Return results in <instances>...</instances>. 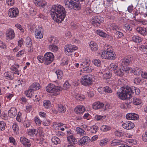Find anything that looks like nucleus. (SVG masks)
Returning <instances> with one entry per match:
<instances>
[{
	"label": "nucleus",
	"instance_id": "f257e3e1",
	"mask_svg": "<svg viewBox=\"0 0 147 147\" xmlns=\"http://www.w3.org/2000/svg\"><path fill=\"white\" fill-rule=\"evenodd\" d=\"M66 13L65 8L60 5H53L50 10V14L52 19L58 22H61L63 21Z\"/></svg>",
	"mask_w": 147,
	"mask_h": 147
},
{
	"label": "nucleus",
	"instance_id": "f03ea898",
	"mask_svg": "<svg viewBox=\"0 0 147 147\" xmlns=\"http://www.w3.org/2000/svg\"><path fill=\"white\" fill-rule=\"evenodd\" d=\"M140 92V90L138 88H136L134 86L131 88L126 86L123 88L121 92H117V94L120 99L125 100L130 98L131 93L138 95Z\"/></svg>",
	"mask_w": 147,
	"mask_h": 147
},
{
	"label": "nucleus",
	"instance_id": "7ed1b4c3",
	"mask_svg": "<svg viewBox=\"0 0 147 147\" xmlns=\"http://www.w3.org/2000/svg\"><path fill=\"white\" fill-rule=\"evenodd\" d=\"M100 54L103 59H114L116 57L112 47L109 45L105 46L104 50L101 52Z\"/></svg>",
	"mask_w": 147,
	"mask_h": 147
},
{
	"label": "nucleus",
	"instance_id": "20e7f679",
	"mask_svg": "<svg viewBox=\"0 0 147 147\" xmlns=\"http://www.w3.org/2000/svg\"><path fill=\"white\" fill-rule=\"evenodd\" d=\"M84 0H65L64 4L66 8L71 9L74 8L75 10L79 9L81 5L78 1H82Z\"/></svg>",
	"mask_w": 147,
	"mask_h": 147
},
{
	"label": "nucleus",
	"instance_id": "39448f33",
	"mask_svg": "<svg viewBox=\"0 0 147 147\" xmlns=\"http://www.w3.org/2000/svg\"><path fill=\"white\" fill-rule=\"evenodd\" d=\"M62 88L60 86H56L54 84H50L46 87V90L51 93L55 96H57L59 94L60 91H61Z\"/></svg>",
	"mask_w": 147,
	"mask_h": 147
},
{
	"label": "nucleus",
	"instance_id": "423d86ee",
	"mask_svg": "<svg viewBox=\"0 0 147 147\" xmlns=\"http://www.w3.org/2000/svg\"><path fill=\"white\" fill-rule=\"evenodd\" d=\"M80 82L81 84L84 86H90L92 84V76L87 75L82 76L81 78Z\"/></svg>",
	"mask_w": 147,
	"mask_h": 147
},
{
	"label": "nucleus",
	"instance_id": "0eeeda50",
	"mask_svg": "<svg viewBox=\"0 0 147 147\" xmlns=\"http://www.w3.org/2000/svg\"><path fill=\"white\" fill-rule=\"evenodd\" d=\"M44 58L45 64L48 65L53 61L54 59V56L51 52H47L45 54Z\"/></svg>",
	"mask_w": 147,
	"mask_h": 147
},
{
	"label": "nucleus",
	"instance_id": "6e6552de",
	"mask_svg": "<svg viewBox=\"0 0 147 147\" xmlns=\"http://www.w3.org/2000/svg\"><path fill=\"white\" fill-rule=\"evenodd\" d=\"M104 20V18L100 16H94L92 20V24L95 26H98Z\"/></svg>",
	"mask_w": 147,
	"mask_h": 147
},
{
	"label": "nucleus",
	"instance_id": "1a4fd4ad",
	"mask_svg": "<svg viewBox=\"0 0 147 147\" xmlns=\"http://www.w3.org/2000/svg\"><path fill=\"white\" fill-rule=\"evenodd\" d=\"M19 10L16 7L10 8L8 10V15L12 18H16L18 16L19 14Z\"/></svg>",
	"mask_w": 147,
	"mask_h": 147
},
{
	"label": "nucleus",
	"instance_id": "9d476101",
	"mask_svg": "<svg viewBox=\"0 0 147 147\" xmlns=\"http://www.w3.org/2000/svg\"><path fill=\"white\" fill-rule=\"evenodd\" d=\"M5 35L7 40H12L15 38V34L14 30L9 28L6 31Z\"/></svg>",
	"mask_w": 147,
	"mask_h": 147
},
{
	"label": "nucleus",
	"instance_id": "9b49d317",
	"mask_svg": "<svg viewBox=\"0 0 147 147\" xmlns=\"http://www.w3.org/2000/svg\"><path fill=\"white\" fill-rule=\"evenodd\" d=\"M35 36L36 38L40 39L42 38L43 36V33L42 27L38 26L35 31Z\"/></svg>",
	"mask_w": 147,
	"mask_h": 147
},
{
	"label": "nucleus",
	"instance_id": "f8f14e48",
	"mask_svg": "<svg viewBox=\"0 0 147 147\" xmlns=\"http://www.w3.org/2000/svg\"><path fill=\"white\" fill-rule=\"evenodd\" d=\"M65 53L66 55H68L69 53L73 52L74 51L78 49V47L76 46L71 45H66L65 47Z\"/></svg>",
	"mask_w": 147,
	"mask_h": 147
},
{
	"label": "nucleus",
	"instance_id": "ddd939ff",
	"mask_svg": "<svg viewBox=\"0 0 147 147\" xmlns=\"http://www.w3.org/2000/svg\"><path fill=\"white\" fill-rule=\"evenodd\" d=\"M132 59V58L131 57H126L120 61V63L122 67H124L130 64Z\"/></svg>",
	"mask_w": 147,
	"mask_h": 147
},
{
	"label": "nucleus",
	"instance_id": "4468645a",
	"mask_svg": "<svg viewBox=\"0 0 147 147\" xmlns=\"http://www.w3.org/2000/svg\"><path fill=\"white\" fill-rule=\"evenodd\" d=\"M128 72L127 69H125L123 67H119L116 70L114 71L115 74L120 77L122 76L124 74V72Z\"/></svg>",
	"mask_w": 147,
	"mask_h": 147
},
{
	"label": "nucleus",
	"instance_id": "2eb2a0df",
	"mask_svg": "<svg viewBox=\"0 0 147 147\" xmlns=\"http://www.w3.org/2000/svg\"><path fill=\"white\" fill-rule=\"evenodd\" d=\"M122 125L123 128L128 130L131 129L134 127V123L129 121L124 122Z\"/></svg>",
	"mask_w": 147,
	"mask_h": 147
},
{
	"label": "nucleus",
	"instance_id": "dca6fc26",
	"mask_svg": "<svg viewBox=\"0 0 147 147\" xmlns=\"http://www.w3.org/2000/svg\"><path fill=\"white\" fill-rule=\"evenodd\" d=\"M126 118L128 120H137L139 118L138 115L134 113H127L126 115Z\"/></svg>",
	"mask_w": 147,
	"mask_h": 147
},
{
	"label": "nucleus",
	"instance_id": "f3484780",
	"mask_svg": "<svg viewBox=\"0 0 147 147\" xmlns=\"http://www.w3.org/2000/svg\"><path fill=\"white\" fill-rule=\"evenodd\" d=\"M137 32L143 36H147V29L144 27H138L136 28Z\"/></svg>",
	"mask_w": 147,
	"mask_h": 147
},
{
	"label": "nucleus",
	"instance_id": "a211bd4d",
	"mask_svg": "<svg viewBox=\"0 0 147 147\" xmlns=\"http://www.w3.org/2000/svg\"><path fill=\"white\" fill-rule=\"evenodd\" d=\"M90 138L87 136H84L80 138L79 140V143L81 145L83 146L87 144Z\"/></svg>",
	"mask_w": 147,
	"mask_h": 147
},
{
	"label": "nucleus",
	"instance_id": "6ab92c4d",
	"mask_svg": "<svg viewBox=\"0 0 147 147\" xmlns=\"http://www.w3.org/2000/svg\"><path fill=\"white\" fill-rule=\"evenodd\" d=\"M85 111L84 106L82 105L78 106L75 109V112L76 113L80 114Z\"/></svg>",
	"mask_w": 147,
	"mask_h": 147
},
{
	"label": "nucleus",
	"instance_id": "aec40b11",
	"mask_svg": "<svg viewBox=\"0 0 147 147\" xmlns=\"http://www.w3.org/2000/svg\"><path fill=\"white\" fill-rule=\"evenodd\" d=\"M34 4L36 6L43 7L46 4V2L43 0H33Z\"/></svg>",
	"mask_w": 147,
	"mask_h": 147
},
{
	"label": "nucleus",
	"instance_id": "412c9836",
	"mask_svg": "<svg viewBox=\"0 0 147 147\" xmlns=\"http://www.w3.org/2000/svg\"><path fill=\"white\" fill-rule=\"evenodd\" d=\"M90 48L92 51H96L98 48V46L96 43L94 41H91L89 43Z\"/></svg>",
	"mask_w": 147,
	"mask_h": 147
},
{
	"label": "nucleus",
	"instance_id": "4be33fe9",
	"mask_svg": "<svg viewBox=\"0 0 147 147\" xmlns=\"http://www.w3.org/2000/svg\"><path fill=\"white\" fill-rule=\"evenodd\" d=\"M17 113L16 109L14 107H12L8 111V114L11 117L13 118L15 117Z\"/></svg>",
	"mask_w": 147,
	"mask_h": 147
},
{
	"label": "nucleus",
	"instance_id": "5701e85b",
	"mask_svg": "<svg viewBox=\"0 0 147 147\" xmlns=\"http://www.w3.org/2000/svg\"><path fill=\"white\" fill-rule=\"evenodd\" d=\"M104 104L102 102H98L94 103L93 105V108L94 109H97L103 107Z\"/></svg>",
	"mask_w": 147,
	"mask_h": 147
},
{
	"label": "nucleus",
	"instance_id": "b1692460",
	"mask_svg": "<svg viewBox=\"0 0 147 147\" xmlns=\"http://www.w3.org/2000/svg\"><path fill=\"white\" fill-rule=\"evenodd\" d=\"M40 85L39 83H34L32 84L29 88L35 91L36 90L40 89Z\"/></svg>",
	"mask_w": 147,
	"mask_h": 147
},
{
	"label": "nucleus",
	"instance_id": "393cba45",
	"mask_svg": "<svg viewBox=\"0 0 147 147\" xmlns=\"http://www.w3.org/2000/svg\"><path fill=\"white\" fill-rule=\"evenodd\" d=\"M34 91L29 88L28 90L25 91V93L28 97L31 98L34 96Z\"/></svg>",
	"mask_w": 147,
	"mask_h": 147
},
{
	"label": "nucleus",
	"instance_id": "a878e982",
	"mask_svg": "<svg viewBox=\"0 0 147 147\" xmlns=\"http://www.w3.org/2000/svg\"><path fill=\"white\" fill-rule=\"evenodd\" d=\"M4 76L6 79L10 80L13 79L14 78V75L13 73L8 72H5L4 73Z\"/></svg>",
	"mask_w": 147,
	"mask_h": 147
},
{
	"label": "nucleus",
	"instance_id": "bb28decb",
	"mask_svg": "<svg viewBox=\"0 0 147 147\" xmlns=\"http://www.w3.org/2000/svg\"><path fill=\"white\" fill-rule=\"evenodd\" d=\"M131 40L135 42L140 43L142 41V39L140 36L134 35L132 37Z\"/></svg>",
	"mask_w": 147,
	"mask_h": 147
},
{
	"label": "nucleus",
	"instance_id": "cd10ccee",
	"mask_svg": "<svg viewBox=\"0 0 147 147\" xmlns=\"http://www.w3.org/2000/svg\"><path fill=\"white\" fill-rule=\"evenodd\" d=\"M76 131L77 134L80 136H83L86 134V132L82 129L79 127H77L76 128Z\"/></svg>",
	"mask_w": 147,
	"mask_h": 147
},
{
	"label": "nucleus",
	"instance_id": "c85d7f7f",
	"mask_svg": "<svg viewBox=\"0 0 147 147\" xmlns=\"http://www.w3.org/2000/svg\"><path fill=\"white\" fill-rule=\"evenodd\" d=\"M96 32L97 34L100 36L105 38L108 37V35L101 30H98Z\"/></svg>",
	"mask_w": 147,
	"mask_h": 147
},
{
	"label": "nucleus",
	"instance_id": "c756f323",
	"mask_svg": "<svg viewBox=\"0 0 147 147\" xmlns=\"http://www.w3.org/2000/svg\"><path fill=\"white\" fill-rule=\"evenodd\" d=\"M131 72L135 75H139L140 74L142 71L139 68L136 67L134 68Z\"/></svg>",
	"mask_w": 147,
	"mask_h": 147
},
{
	"label": "nucleus",
	"instance_id": "7c9ffc66",
	"mask_svg": "<svg viewBox=\"0 0 147 147\" xmlns=\"http://www.w3.org/2000/svg\"><path fill=\"white\" fill-rule=\"evenodd\" d=\"M89 61L86 59H82L80 62V67H82L85 65H88Z\"/></svg>",
	"mask_w": 147,
	"mask_h": 147
},
{
	"label": "nucleus",
	"instance_id": "2f4dec72",
	"mask_svg": "<svg viewBox=\"0 0 147 147\" xmlns=\"http://www.w3.org/2000/svg\"><path fill=\"white\" fill-rule=\"evenodd\" d=\"M48 41L49 45H56L58 42L57 40L52 37L49 38Z\"/></svg>",
	"mask_w": 147,
	"mask_h": 147
},
{
	"label": "nucleus",
	"instance_id": "473e14b6",
	"mask_svg": "<svg viewBox=\"0 0 147 147\" xmlns=\"http://www.w3.org/2000/svg\"><path fill=\"white\" fill-rule=\"evenodd\" d=\"M12 128L15 134H18L19 132V129L18 125L16 123H14L12 126Z\"/></svg>",
	"mask_w": 147,
	"mask_h": 147
},
{
	"label": "nucleus",
	"instance_id": "72a5a7b5",
	"mask_svg": "<svg viewBox=\"0 0 147 147\" xmlns=\"http://www.w3.org/2000/svg\"><path fill=\"white\" fill-rule=\"evenodd\" d=\"M48 48L50 51L54 52H56L58 49V48L56 45L55 44L53 45H49Z\"/></svg>",
	"mask_w": 147,
	"mask_h": 147
},
{
	"label": "nucleus",
	"instance_id": "f704fd0d",
	"mask_svg": "<svg viewBox=\"0 0 147 147\" xmlns=\"http://www.w3.org/2000/svg\"><path fill=\"white\" fill-rule=\"evenodd\" d=\"M118 68V64L116 63H113L111 64L109 67L110 69L114 71Z\"/></svg>",
	"mask_w": 147,
	"mask_h": 147
},
{
	"label": "nucleus",
	"instance_id": "c9c22d12",
	"mask_svg": "<svg viewBox=\"0 0 147 147\" xmlns=\"http://www.w3.org/2000/svg\"><path fill=\"white\" fill-rule=\"evenodd\" d=\"M55 73L57 75L58 79L60 80L62 79L63 76L62 71L58 70L55 71Z\"/></svg>",
	"mask_w": 147,
	"mask_h": 147
},
{
	"label": "nucleus",
	"instance_id": "e433bc0d",
	"mask_svg": "<svg viewBox=\"0 0 147 147\" xmlns=\"http://www.w3.org/2000/svg\"><path fill=\"white\" fill-rule=\"evenodd\" d=\"M51 141L55 145H57L59 144L61 142L60 139L58 137L54 136L52 138Z\"/></svg>",
	"mask_w": 147,
	"mask_h": 147
},
{
	"label": "nucleus",
	"instance_id": "4c0bfd02",
	"mask_svg": "<svg viewBox=\"0 0 147 147\" xmlns=\"http://www.w3.org/2000/svg\"><path fill=\"white\" fill-rule=\"evenodd\" d=\"M67 140L69 142V143L75 144V142H76V140L75 138L74 137L73 135L68 136H67Z\"/></svg>",
	"mask_w": 147,
	"mask_h": 147
},
{
	"label": "nucleus",
	"instance_id": "58836bf2",
	"mask_svg": "<svg viewBox=\"0 0 147 147\" xmlns=\"http://www.w3.org/2000/svg\"><path fill=\"white\" fill-rule=\"evenodd\" d=\"M38 133L37 130L34 129H30L28 131V134L30 136H32L34 135H36Z\"/></svg>",
	"mask_w": 147,
	"mask_h": 147
},
{
	"label": "nucleus",
	"instance_id": "ea45409f",
	"mask_svg": "<svg viewBox=\"0 0 147 147\" xmlns=\"http://www.w3.org/2000/svg\"><path fill=\"white\" fill-rule=\"evenodd\" d=\"M115 136L118 137H122L124 135V133L122 131H116L115 132Z\"/></svg>",
	"mask_w": 147,
	"mask_h": 147
},
{
	"label": "nucleus",
	"instance_id": "a19ab883",
	"mask_svg": "<svg viewBox=\"0 0 147 147\" xmlns=\"http://www.w3.org/2000/svg\"><path fill=\"white\" fill-rule=\"evenodd\" d=\"M110 26L111 28L113 30L117 31L120 29L119 27L117 24L114 23L110 24Z\"/></svg>",
	"mask_w": 147,
	"mask_h": 147
},
{
	"label": "nucleus",
	"instance_id": "79ce46f5",
	"mask_svg": "<svg viewBox=\"0 0 147 147\" xmlns=\"http://www.w3.org/2000/svg\"><path fill=\"white\" fill-rule=\"evenodd\" d=\"M58 111L61 113H63L66 111L65 107L62 105L59 104L58 105Z\"/></svg>",
	"mask_w": 147,
	"mask_h": 147
},
{
	"label": "nucleus",
	"instance_id": "37998d69",
	"mask_svg": "<svg viewBox=\"0 0 147 147\" xmlns=\"http://www.w3.org/2000/svg\"><path fill=\"white\" fill-rule=\"evenodd\" d=\"M51 105L50 101L48 100H44L43 102L44 107L46 109H48Z\"/></svg>",
	"mask_w": 147,
	"mask_h": 147
},
{
	"label": "nucleus",
	"instance_id": "c03bdc74",
	"mask_svg": "<svg viewBox=\"0 0 147 147\" xmlns=\"http://www.w3.org/2000/svg\"><path fill=\"white\" fill-rule=\"evenodd\" d=\"M102 90L106 93H110L112 92V90L108 86H106L105 87L101 88Z\"/></svg>",
	"mask_w": 147,
	"mask_h": 147
},
{
	"label": "nucleus",
	"instance_id": "a18cd8bd",
	"mask_svg": "<svg viewBox=\"0 0 147 147\" xmlns=\"http://www.w3.org/2000/svg\"><path fill=\"white\" fill-rule=\"evenodd\" d=\"M25 84V80L24 79H20L17 81V85L16 86H23Z\"/></svg>",
	"mask_w": 147,
	"mask_h": 147
},
{
	"label": "nucleus",
	"instance_id": "49530a36",
	"mask_svg": "<svg viewBox=\"0 0 147 147\" xmlns=\"http://www.w3.org/2000/svg\"><path fill=\"white\" fill-rule=\"evenodd\" d=\"M111 129V127L107 125H103L101 126L100 129L104 131H107Z\"/></svg>",
	"mask_w": 147,
	"mask_h": 147
},
{
	"label": "nucleus",
	"instance_id": "de8ad7c7",
	"mask_svg": "<svg viewBox=\"0 0 147 147\" xmlns=\"http://www.w3.org/2000/svg\"><path fill=\"white\" fill-rule=\"evenodd\" d=\"M15 3L14 0H6L5 5L9 7H11L13 6Z\"/></svg>",
	"mask_w": 147,
	"mask_h": 147
},
{
	"label": "nucleus",
	"instance_id": "09e8293b",
	"mask_svg": "<svg viewBox=\"0 0 147 147\" xmlns=\"http://www.w3.org/2000/svg\"><path fill=\"white\" fill-rule=\"evenodd\" d=\"M141 100L139 99L136 98H134L133 101V103L135 105H139L141 103Z\"/></svg>",
	"mask_w": 147,
	"mask_h": 147
},
{
	"label": "nucleus",
	"instance_id": "8fccbe9b",
	"mask_svg": "<svg viewBox=\"0 0 147 147\" xmlns=\"http://www.w3.org/2000/svg\"><path fill=\"white\" fill-rule=\"evenodd\" d=\"M76 99L80 100H82L85 98V96L82 94H78L75 96Z\"/></svg>",
	"mask_w": 147,
	"mask_h": 147
},
{
	"label": "nucleus",
	"instance_id": "3c124183",
	"mask_svg": "<svg viewBox=\"0 0 147 147\" xmlns=\"http://www.w3.org/2000/svg\"><path fill=\"white\" fill-rule=\"evenodd\" d=\"M126 82L125 80L123 78H120L118 80L117 85H123Z\"/></svg>",
	"mask_w": 147,
	"mask_h": 147
},
{
	"label": "nucleus",
	"instance_id": "603ef678",
	"mask_svg": "<svg viewBox=\"0 0 147 147\" xmlns=\"http://www.w3.org/2000/svg\"><path fill=\"white\" fill-rule=\"evenodd\" d=\"M92 62L94 65L97 67H99L101 65V61L99 59H94Z\"/></svg>",
	"mask_w": 147,
	"mask_h": 147
},
{
	"label": "nucleus",
	"instance_id": "864d4df0",
	"mask_svg": "<svg viewBox=\"0 0 147 147\" xmlns=\"http://www.w3.org/2000/svg\"><path fill=\"white\" fill-rule=\"evenodd\" d=\"M11 71H14V74H17L18 75H19L20 74L19 73V71L17 69V68L14 65H13L11 67Z\"/></svg>",
	"mask_w": 147,
	"mask_h": 147
},
{
	"label": "nucleus",
	"instance_id": "5fc2aeb1",
	"mask_svg": "<svg viewBox=\"0 0 147 147\" xmlns=\"http://www.w3.org/2000/svg\"><path fill=\"white\" fill-rule=\"evenodd\" d=\"M6 125L4 122L0 121V131H3L5 129Z\"/></svg>",
	"mask_w": 147,
	"mask_h": 147
},
{
	"label": "nucleus",
	"instance_id": "6e6d98bb",
	"mask_svg": "<svg viewBox=\"0 0 147 147\" xmlns=\"http://www.w3.org/2000/svg\"><path fill=\"white\" fill-rule=\"evenodd\" d=\"M108 141V139L107 138H105L100 140V145L103 146L107 144Z\"/></svg>",
	"mask_w": 147,
	"mask_h": 147
},
{
	"label": "nucleus",
	"instance_id": "4d7b16f0",
	"mask_svg": "<svg viewBox=\"0 0 147 147\" xmlns=\"http://www.w3.org/2000/svg\"><path fill=\"white\" fill-rule=\"evenodd\" d=\"M112 74L109 72L105 73L103 75V77L104 79H107L110 78L112 76Z\"/></svg>",
	"mask_w": 147,
	"mask_h": 147
},
{
	"label": "nucleus",
	"instance_id": "13d9d810",
	"mask_svg": "<svg viewBox=\"0 0 147 147\" xmlns=\"http://www.w3.org/2000/svg\"><path fill=\"white\" fill-rule=\"evenodd\" d=\"M98 129V127L97 126L93 125L90 127L91 131L92 133H96Z\"/></svg>",
	"mask_w": 147,
	"mask_h": 147
},
{
	"label": "nucleus",
	"instance_id": "bf43d9fd",
	"mask_svg": "<svg viewBox=\"0 0 147 147\" xmlns=\"http://www.w3.org/2000/svg\"><path fill=\"white\" fill-rule=\"evenodd\" d=\"M29 13L32 16L35 15L36 13V9L32 8H30L29 10Z\"/></svg>",
	"mask_w": 147,
	"mask_h": 147
},
{
	"label": "nucleus",
	"instance_id": "052dcab7",
	"mask_svg": "<svg viewBox=\"0 0 147 147\" xmlns=\"http://www.w3.org/2000/svg\"><path fill=\"white\" fill-rule=\"evenodd\" d=\"M127 142L133 145H135L137 144V141L135 140L132 139H129L127 140Z\"/></svg>",
	"mask_w": 147,
	"mask_h": 147
},
{
	"label": "nucleus",
	"instance_id": "680f3d73",
	"mask_svg": "<svg viewBox=\"0 0 147 147\" xmlns=\"http://www.w3.org/2000/svg\"><path fill=\"white\" fill-rule=\"evenodd\" d=\"M83 70L86 71L87 72L89 73L92 71V69L88 65H87L83 68Z\"/></svg>",
	"mask_w": 147,
	"mask_h": 147
},
{
	"label": "nucleus",
	"instance_id": "e2e57ef3",
	"mask_svg": "<svg viewBox=\"0 0 147 147\" xmlns=\"http://www.w3.org/2000/svg\"><path fill=\"white\" fill-rule=\"evenodd\" d=\"M34 121L36 124L38 125H40L42 123V121L37 117H35Z\"/></svg>",
	"mask_w": 147,
	"mask_h": 147
},
{
	"label": "nucleus",
	"instance_id": "0e129e2a",
	"mask_svg": "<svg viewBox=\"0 0 147 147\" xmlns=\"http://www.w3.org/2000/svg\"><path fill=\"white\" fill-rule=\"evenodd\" d=\"M119 143L118 140H114L112 141V142L111 143V145L112 146L118 145L120 144Z\"/></svg>",
	"mask_w": 147,
	"mask_h": 147
},
{
	"label": "nucleus",
	"instance_id": "69168bd1",
	"mask_svg": "<svg viewBox=\"0 0 147 147\" xmlns=\"http://www.w3.org/2000/svg\"><path fill=\"white\" fill-rule=\"evenodd\" d=\"M139 49L142 51L146 52L145 53L147 55V46H141L139 47Z\"/></svg>",
	"mask_w": 147,
	"mask_h": 147
},
{
	"label": "nucleus",
	"instance_id": "338daca9",
	"mask_svg": "<svg viewBox=\"0 0 147 147\" xmlns=\"http://www.w3.org/2000/svg\"><path fill=\"white\" fill-rule=\"evenodd\" d=\"M25 147H30L31 146V143L30 140L28 139V140H26L23 144Z\"/></svg>",
	"mask_w": 147,
	"mask_h": 147
},
{
	"label": "nucleus",
	"instance_id": "774afa93",
	"mask_svg": "<svg viewBox=\"0 0 147 147\" xmlns=\"http://www.w3.org/2000/svg\"><path fill=\"white\" fill-rule=\"evenodd\" d=\"M0 48L3 49L7 48V46L5 43L1 41H0Z\"/></svg>",
	"mask_w": 147,
	"mask_h": 147
}]
</instances>
